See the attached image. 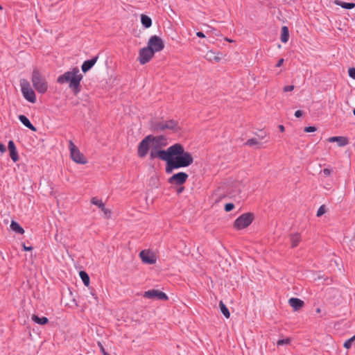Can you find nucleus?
I'll use <instances>...</instances> for the list:
<instances>
[{"instance_id": "nucleus-1", "label": "nucleus", "mask_w": 355, "mask_h": 355, "mask_svg": "<svg viewBox=\"0 0 355 355\" xmlns=\"http://www.w3.org/2000/svg\"><path fill=\"white\" fill-rule=\"evenodd\" d=\"M151 137L152 148L150 153L151 160L159 158L166 162V173L170 174L174 169L185 168L190 166L193 158L192 155L184 150V146L176 143L166 150L161 149L167 145L166 138L164 135L154 136L148 135Z\"/></svg>"}, {"instance_id": "nucleus-2", "label": "nucleus", "mask_w": 355, "mask_h": 355, "mask_svg": "<svg viewBox=\"0 0 355 355\" xmlns=\"http://www.w3.org/2000/svg\"><path fill=\"white\" fill-rule=\"evenodd\" d=\"M83 76L80 73L78 67L72 68L71 71L64 72L58 76L57 83L60 84L69 83V87L72 90L74 95H77L81 91L80 82Z\"/></svg>"}, {"instance_id": "nucleus-3", "label": "nucleus", "mask_w": 355, "mask_h": 355, "mask_svg": "<svg viewBox=\"0 0 355 355\" xmlns=\"http://www.w3.org/2000/svg\"><path fill=\"white\" fill-rule=\"evenodd\" d=\"M31 81L34 89L39 94H43L47 92L49 88L48 82L37 68H34L33 70Z\"/></svg>"}, {"instance_id": "nucleus-4", "label": "nucleus", "mask_w": 355, "mask_h": 355, "mask_svg": "<svg viewBox=\"0 0 355 355\" xmlns=\"http://www.w3.org/2000/svg\"><path fill=\"white\" fill-rule=\"evenodd\" d=\"M254 214L247 212L239 216L234 222V227L238 230L248 227L254 220Z\"/></svg>"}, {"instance_id": "nucleus-5", "label": "nucleus", "mask_w": 355, "mask_h": 355, "mask_svg": "<svg viewBox=\"0 0 355 355\" xmlns=\"http://www.w3.org/2000/svg\"><path fill=\"white\" fill-rule=\"evenodd\" d=\"M21 91L24 98L30 103L36 102V95L34 90L31 88L30 83L26 79L20 80Z\"/></svg>"}, {"instance_id": "nucleus-6", "label": "nucleus", "mask_w": 355, "mask_h": 355, "mask_svg": "<svg viewBox=\"0 0 355 355\" xmlns=\"http://www.w3.org/2000/svg\"><path fill=\"white\" fill-rule=\"evenodd\" d=\"M69 148L70 150V156L72 160L78 164H84L87 163V159L84 155L80 153L77 146L73 143L72 141H69Z\"/></svg>"}, {"instance_id": "nucleus-7", "label": "nucleus", "mask_w": 355, "mask_h": 355, "mask_svg": "<svg viewBox=\"0 0 355 355\" xmlns=\"http://www.w3.org/2000/svg\"><path fill=\"white\" fill-rule=\"evenodd\" d=\"M147 47L153 51L154 53L162 51L164 48V43L161 37L157 35L151 36L147 43Z\"/></svg>"}, {"instance_id": "nucleus-8", "label": "nucleus", "mask_w": 355, "mask_h": 355, "mask_svg": "<svg viewBox=\"0 0 355 355\" xmlns=\"http://www.w3.org/2000/svg\"><path fill=\"white\" fill-rule=\"evenodd\" d=\"M151 144V137L149 135L140 141L137 147V155L140 158H144L148 155Z\"/></svg>"}, {"instance_id": "nucleus-9", "label": "nucleus", "mask_w": 355, "mask_h": 355, "mask_svg": "<svg viewBox=\"0 0 355 355\" xmlns=\"http://www.w3.org/2000/svg\"><path fill=\"white\" fill-rule=\"evenodd\" d=\"M189 178V175L185 172H178L173 174L168 180V182L172 185L182 186Z\"/></svg>"}, {"instance_id": "nucleus-10", "label": "nucleus", "mask_w": 355, "mask_h": 355, "mask_svg": "<svg viewBox=\"0 0 355 355\" xmlns=\"http://www.w3.org/2000/svg\"><path fill=\"white\" fill-rule=\"evenodd\" d=\"M155 53L147 46L141 49L139 51L138 60L141 64H145L150 61Z\"/></svg>"}, {"instance_id": "nucleus-11", "label": "nucleus", "mask_w": 355, "mask_h": 355, "mask_svg": "<svg viewBox=\"0 0 355 355\" xmlns=\"http://www.w3.org/2000/svg\"><path fill=\"white\" fill-rule=\"evenodd\" d=\"M143 297L147 299H157L162 301H166L168 299L165 293L156 289H150L145 291Z\"/></svg>"}, {"instance_id": "nucleus-12", "label": "nucleus", "mask_w": 355, "mask_h": 355, "mask_svg": "<svg viewBox=\"0 0 355 355\" xmlns=\"http://www.w3.org/2000/svg\"><path fill=\"white\" fill-rule=\"evenodd\" d=\"M139 257L141 261L148 264H153L156 262V258L153 253L150 251L144 250L140 252Z\"/></svg>"}, {"instance_id": "nucleus-13", "label": "nucleus", "mask_w": 355, "mask_h": 355, "mask_svg": "<svg viewBox=\"0 0 355 355\" xmlns=\"http://www.w3.org/2000/svg\"><path fill=\"white\" fill-rule=\"evenodd\" d=\"M98 59V55H96L93 57L92 59L87 60L83 62L82 66H81V70L84 73H86L87 71H89L96 64Z\"/></svg>"}, {"instance_id": "nucleus-14", "label": "nucleus", "mask_w": 355, "mask_h": 355, "mask_svg": "<svg viewBox=\"0 0 355 355\" xmlns=\"http://www.w3.org/2000/svg\"><path fill=\"white\" fill-rule=\"evenodd\" d=\"M164 121V125L165 130H170L174 132H177L179 130H180V127L179 126V123L177 121L171 119V120H167V121Z\"/></svg>"}, {"instance_id": "nucleus-15", "label": "nucleus", "mask_w": 355, "mask_h": 355, "mask_svg": "<svg viewBox=\"0 0 355 355\" xmlns=\"http://www.w3.org/2000/svg\"><path fill=\"white\" fill-rule=\"evenodd\" d=\"M150 129L153 132L164 131V125L163 121L151 120L150 121Z\"/></svg>"}, {"instance_id": "nucleus-16", "label": "nucleus", "mask_w": 355, "mask_h": 355, "mask_svg": "<svg viewBox=\"0 0 355 355\" xmlns=\"http://www.w3.org/2000/svg\"><path fill=\"white\" fill-rule=\"evenodd\" d=\"M288 304L294 311H299L305 305V303L303 300L297 297L290 298L288 300Z\"/></svg>"}, {"instance_id": "nucleus-17", "label": "nucleus", "mask_w": 355, "mask_h": 355, "mask_svg": "<svg viewBox=\"0 0 355 355\" xmlns=\"http://www.w3.org/2000/svg\"><path fill=\"white\" fill-rule=\"evenodd\" d=\"M328 141L329 142H337L338 146L340 147L345 146L349 143L348 138L341 136H336L329 137Z\"/></svg>"}, {"instance_id": "nucleus-18", "label": "nucleus", "mask_w": 355, "mask_h": 355, "mask_svg": "<svg viewBox=\"0 0 355 355\" xmlns=\"http://www.w3.org/2000/svg\"><path fill=\"white\" fill-rule=\"evenodd\" d=\"M18 119L25 127L28 128L32 131H37V128L31 123L30 120L25 115L20 114L18 116Z\"/></svg>"}, {"instance_id": "nucleus-19", "label": "nucleus", "mask_w": 355, "mask_h": 355, "mask_svg": "<svg viewBox=\"0 0 355 355\" xmlns=\"http://www.w3.org/2000/svg\"><path fill=\"white\" fill-rule=\"evenodd\" d=\"M334 3L346 10H351L355 8V3L354 2H344L341 0H335Z\"/></svg>"}, {"instance_id": "nucleus-20", "label": "nucleus", "mask_w": 355, "mask_h": 355, "mask_svg": "<svg viewBox=\"0 0 355 355\" xmlns=\"http://www.w3.org/2000/svg\"><path fill=\"white\" fill-rule=\"evenodd\" d=\"M289 40V30L286 26H283L281 28L280 40L283 43H286Z\"/></svg>"}, {"instance_id": "nucleus-21", "label": "nucleus", "mask_w": 355, "mask_h": 355, "mask_svg": "<svg viewBox=\"0 0 355 355\" xmlns=\"http://www.w3.org/2000/svg\"><path fill=\"white\" fill-rule=\"evenodd\" d=\"M11 230L19 234H23L24 233V228L15 220H12L10 223Z\"/></svg>"}, {"instance_id": "nucleus-22", "label": "nucleus", "mask_w": 355, "mask_h": 355, "mask_svg": "<svg viewBox=\"0 0 355 355\" xmlns=\"http://www.w3.org/2000/svg\"><path fill=\"white\" fill-rule=\"evenodd\" d=\"M290 241L291 244V248H295L298 245L300 241H301L300 234L298 233L292 234L290 235Z\"/></svg>"}, {"instance_id": "nucleus-23", "label": "nucleus", "mask_w": 355, "mask_h": 355, "mask_svg": "<svg viewBox=\"0 0 355 355\" xmlns=\"http://www.w3.org/2000/svg\"><path fill=\"white\" fill-rule=\"evenodd\" d=\"M221 53H216L215 52L210 51L207 52L206 55V58L207 60L210 61H215L216 62H218L221 60V57L220 56Z\"/></svg>"}, {"instance_id": "nucleus-24", "label": "nucleus", "mask_w": 355, "mask_h": 355, "mask_svg": "<svg viewBox=\"0 0 355 355\" xmlns=\"http://www.w3.org/2000/svg\"><path fill=\"white\" fill-rule=\"evenodd\" d=\"M32 320L35 323L41 325H44L49 322V319L46 317H39L35 314L32 315Z\"/></svg>"}, {"instance_id": "nucleus-25", "label": "nucleus", "mask_w": 355, "mask_h": 355, "mask_svg": "<svg viewBox=\"0 0 355 355\" xmlns=\"http://www.w3.org/2000/svg\"><path fill=\"white\" fill-rule=\"evenodd\" d=\"M141 22L142 26L146 28H150L152 25L151 18L144 14H142L141 15Z\"/></svg>"}, {"instance_id": "nucleus-26", "label": "nucleus", "mask_w": 355, "mask_h": 355, "mask_svg": "<svg viewBox=\"0 0 355 355\" xmlns=\"http://www.w3.org/2000/svg\"><path fill=\"white\" fill-rule=\"evenodd\" d=\"M79 276L82 279L84 285L86 286H89L90 283V278L89 275L85 270H80L79 272Z\"/></svg>"}, {"instance_id": "nucleus-27", "label": "nucleus", "mask_w": 355, "mask_h": 355, "mask_svg": "<svg viewBox=\"0 0 355 355\" xmlns=\"http://www.w3.org/2000/svg\"><path fill=\"white\" fill-rule=\"evenodd\" d=\"M219 308H220L221 313L223 314V315L227 319L230 318V312L228 308L227 307V306L223 303V301L219 302Z\"/></svg>"}, {"instance_id": "nucleus-28", "label": "nucleus", "mask_w": 355, "mask_h": 355, "mask_svg": "<svg viewBox=\"0 0 355 355\" xmlns=\"http://www.w3.org/2000/svg\"><path fill=\"white\" fill-rule=\"evenodd\" d=\"M91 203L94 205H96L101 210L104 209V206H105L104 203L103 202V201L101 200H99L97 198H95V197L92 198L91 200Z\"/></svg>"}, {"instance_id": "nucleus-29", "label": "nucleus", "mask_w": 355, "mask_h": 355, "mask_svg": "<svg viewBox=\"0 0 355 355\" xmlns=\"http://www.w3.org/2000/svg\"><path fill=\"white\" fill-rule=\"evenodd\" d=\"M9 153H10V157L11 159L14 162H17L19 160V155H18L17 149L16 150H10Z\"/></svg>"}, {"instance_id": "nucleus-30", "label": "nucleus", "mask_w": 355, "mask_h": 355, "mask_svg": "<svg viewBox=\"0 0 355 355\" xmlns=\"http://www.w3.org/2000/svg\"><path fill=\"white\" fill-rule=\"evenodd\" d=\"M355 340V335L353 336L352 337H351L350 338H349L348 340H347L344 344H343V347L345 348V349H349L351 348L352 345V343Z\"/></svg>"}, {"instance_id": "nucleus-31", "label": "nucleus", "mask_w": 355, "mask_h": 355, "mask_svg": "<svg viewBox=\"0 0 355 355\" xmlns=\"http://www.w3.org/2000/svg\"><path fill=\"white\" fill-rule=\"evenodd\" d=\"M257 144H259V142L258 141L257 139H256V138L249 139L245 143V145L249 146H253L254 145H257Z\"/></svg>"}, {"instance_id": "nucleus-32", "label": "nucleus", "mask_w": 355, "mask_h": 355, "mask_svg": "<svg viewBox=\"0 0 355 355\" xmlns=\"http://www.w3.org/2000/svg\"><path fill=\"white\" fill-rule=\"evenodd\" d=\"M327 211V208L324 205H321L317 211V217L322 216Z\"/></svg>"}, {"instance_id": "nucleus-33", "label": "nucleus", "mask_w": 355, "mask_h": 355, "mask_svg": "<svg viewBox=\"0 0 355 355\" xmlns=\"http://www.w3.org/2000/svg\"><path fill=\"white\" fill-rule=\"evenodd\" d=\"M291 340L289 338H287L286 339H280L277 342V346L284 345H288L290 344Z\"/></svg>"}, {"instance_id": "nucleus-34", "label": "nucleus", "mask_w": 355, "mask_h": 355, "mask_svg": "<svg viewBox=\"0 0 355 355\" xmlns=\"http://www.w3.org/2000/svg\"><path fill=\"white\" fill-rule=\"evenodd\" d=\"M234 204L232 202L226 203L224 207V209L226 212H230L234 208Z\"/></svg>"}, {"instance_id": "nucleus-35", "label": "nucleus", "mask_w": 355, "mask_h": 355, "mask_svg": "<svg viewBox=\"0 0 355 355\" xmlns=\"http://www.w3.org/2000/svg\"><path fill=\"white\" fill-rule=\"evenodd\" d=\"M8 149L9 151L17 149L16 146H15V143H14V141L12 140H10L8 141Z\"/></svg>"}, {"instance_id": "nucleus-36", "label": "nucleus", "mask_w": 355, "mask_h": 355, "mask_svg": "<svg viewBox=\"0 0 355 355\" xmlns=\"http://www.w3.org/2000/svg\"><path fill=\"white\" fill-rule=\"evenodd\" d=\"M348 74H349V77H351L352 79L355 80V68L350 67L348 69Z\"/></svg>"}, {"instance_id": "nucleus-37", "label": "nucleus", "mask_w": 355, "mask_h": 355, "mask_svg": "<svg viewBox=\"0 0 355 355\" xmlns=\"http://www.w3.org/2000/svg\"><path fill=\"white\" fill-rule=\"evenodd\" d=\"M317 128L315 126H308L304 128L305 132H315Z\"/></svg>"}, {"instance_id": "nucleus-38", "label": "nucleus", "mask_w": 355, "mask_h": 355, "mask_svg": "<svg viewBox=\"0 0 355 355\" xmlns=\"http://www.w3.org/2000/svg\"><path fill=\"white\" fill-rule=\"evenodd\" d=\"M322 172L325 176H329L332 173L331 168H325L322 170Z\"/></svg>"}, {"instance_id": "nucleus-39", "label": "nucleus", "mask_w": 355, "mask_h": 355, "mask_svg": "<svg viewBox=\"0 0 355 355\" xmlns=\"http://www.w3.org/2000/svg\"><path fill=\"white\" fill-rule=\"evenodd\" d=\"M293 89H294L293 85H286L284 87V92H291Z\"/></svg>"}, {"instance_id": "nucleus-40", "label": "nucleus", "mask_w": 355, "mask_h": 355, "mask_svg": "<svg viewBox=\"0 0 355 355\" xmlns=\"http://www.w3.org/2000/svg\"><path fill=\"white\" fill-rule=\"evenodd\" d=\"M303 111L302 110H297L295 111V116L297 117V118H300L301 117L302 115H303Z\"/></svg>"}, {"instance_id": "nucleus-41", "label": "nucleus", "mask_w": 355, "mask_h": 355, "mask_svg": "<svg viewBox=\"0 0 355 355\" xmlns=\"http://www.w3.org/2000/svg\"><path fill=\"white\" fill-rule=\"evenodd\" d=\"M257 136L260 139H263L266 137V134L265 132H263L262 130L260 131V134H257Z\"/></svg>"}, {"instance_id": "nucleus-42", "label": "nucleus", "mask_w": 355, "mask_h": 355, "mask_svg": "<svg viewBox=\"0 0 355 355\" xmlns=\"http://www.w3.org/2000/svg\"><path fill=\"white\" fill-rule=\"evenodd\" d=\"M22 246L24 251H31L33 249L32 246H26L25 243H23Z\"/></svg>"}, {"instance_id": "nucleus-43", "label": "nucleus", "mask_w": 355, "mask_h": 355, "mask_svg": "<svg viewBox=\"0 0 355 355\" xmlns=\"http://www.w3.org/2000/svg\"><path fill=\"white\" fill-rule=\"evenodd\" d=\"M284 62V58H281V59H279L278 60V62H277V63L276 64L275 66L277 67H281L283 64Z\"/></svg>"}, {"instance_id": "nucleus-44", "label": "nucleus", "mask_w": 355, "mask_h": 355, "mask_svg": "<svg viewBox=\"0 0 355 355\" xmlns=\"http://www.w3.org/2000/svg\"><path fill=\"white\" fill-rule=\"evenodd\" d=\"M6 151V148L4 144L2 143H0V152L1 153H5Z\"/></svg>"}, {"instance_id": "nucleus-45", "label": "nucleus", "mask_w": 355, "mask_h": 355, "mask_svg": "<svg viewBox=\"0 0 355 355\" xmlns=\"http://www.w3.org/2000/svg\"><path fill=\"white\" fill-rule=\"evenodd\" d=\"M196 35H197L198 37H200V38H204V37H205V34H204L202 32H201V31H198V32H197V33H196Z\"/></svg>"}, {"instance_id": "nucleus-46", "label": "nucleus", "mask_w": 355, "mask_h": 355, "mask_svg": "<svg viewBox=\"0 0 355 355\" xmlns=\"http://www.w3.org/2000/svg\"><path fill=\"white\" fill-rule=\"evenodd\" d=\"M102 211H103L104 214L106 216H107L108 214L110 215L111 214V211L108 209H106L105 207H104V209Z\"/></svg>"}, {"instance_id": "nucleus-47", "label": "nucleus", "mask_w": 355, "mask_h": 355, "mask_svg": "<svg viewBox=\"0 0 355 355\" xmlns=\"http://www.w3.org/2000/svg\"><path fill=\"white\" fill-rule=\"evenodd\" d=\"M184 187L181 186L180 187H179L177 189V193L180 194V193H182L184 191Z\"/></svg>"}, {"instance_id": "nucleus-48", "label": "nucleus", "mask_w": 355, "mask_h": 355, "mask_svg": "<svg viewBox=\"0 0 355 355\" xmlns=\"http://www.w3.org/2000/svg\"><path fill=\"white\" fill-rule=\"evenodd\" d=\"M278 128L281 132H284L285 128L283 125H279Z\"/></svg>"}, {"instance_id": "nucleus-49", "label": "nucleus", "mask_w": 355, "mask_h": 355, "mask_svg": "<svg viewBox=\"0 0 355 355\" xmlns=\"http://www.w3.org/2000/svg\"><path fill=\"white\" fill-rule=\"evenodd\" d=\"M91 294L92 295V296L94 297V298L97 300H98V297L97 295L93 292V291H91Z\"/></svg>"}, {"instance_id": "nucleus-50", "label": "nucleus", "mask_w": 355, "mask_h": 355, "mask_svg": "<svg viewBox=\"0 0 355 355\" xmlns=\"http://www.w3.org/2000/svg\"><path fill=\"white\" fill-rule=\"evenodd\" d=\"M317 312H318V313L320 312V309L319 308H318V309H317Z\"/></svg>"}, {"instance_id": "nucleus-51", "label": "nucleus", "mask_w": 355, "mask_h": 355, "mask_svg": "<svg viewBox=\"0 0 355 355\" xmlns=\"http://www.w3.org/2000/svg\"><path fill=\"white\" fill-rule=\"evenodd\" d=\"M353 114L355 116V108L353 110Z\"/></svg>"}, {"instance_id": "nucleus-52", "label": "nucleus", "mask_w": 355, "mask_h": 355, "mask_svg": "<svg viewBox=\"0 0 355 355\" xmlns=\"http://www.w3.org/2000/svg\"><path fill=\"white\" fill-rule=\"evenodd\" d=\"M3 10V7L0 5V10Z\"/></svg>"}]
</instances>
